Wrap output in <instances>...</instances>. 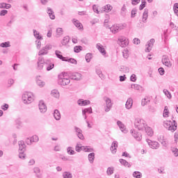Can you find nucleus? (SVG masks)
<instances>
[{"instance_id": "a19ab883", "label": "nucleus", "mask_w": 178, "mask_h": 178, "mask_svg": "<svg viewBox=\"0 0 178 178\" xmlns=\"http://www.w3.org/2000/svg\"><path fill=\"white\" fill-rule=\"evenodd\" d=\"M91 59H92V54L88 53L86 55V62H88V63L91 62Z\"/></svg>"}, {"instance_id": "603ef678", "label": "nucleus", "mask_w": 178, "mask_h": 178, "mask_svg": "<svg viewBox=\"0 0 178 178\" xmlns=\"http://www.w3.org/2000/svg\"><path fill=\"white\" fill-rule=\"evenodd\" d=\"M171 151L175 156H178V149L176 147H171Z\"/></svg>"}, {"instance_id": "f8f14e48", "label": "nucleus", "mask_w": 178, "mask_h": 178, "mask_svg": "<svg viewBox=\"0 0 178 178\" xmlns=\"http://www.w3.org/2000/svg\"><path fill=\"white\" fill-rule=\"evenodd\" d=\"M74 130L79 140H84V135H83V131L81 130V129L77 127H74Z\"/></svg>"}, {"instance_id": "5701e85b", "label": "nucleus", "mask_w": 178, "mask_h": 178, "mask_svg": "<svg viewBox=\"0 0 178 178\" xmlns=\"http://www.w3.org/2000/svg\"><path fill=\"white\" fill-rule=\"evenodd\" d=\"M36 83L39 87H44L45 86V82L41 79V76L36 77Z\"/></svg>"}, {"instance_id": "37998d69", "label": "nucleus", "mask_w": 178, "mask_h": 178, "mask_svg": "<svg viewBox=\"0 0 178 178\" xmlns=\"http://www.w3.org/2000/svg\"><path fill=\"white\" fill-rule=\"evenodd\" d=\"M87 113H92V108L90 107L82 110V115H86Z\"/></svg>"}, {"instance_id": "2f4dec72", "label": "nucleus", "mask_w": 178, "mask_h": 178, "mask_svg": "<svg viewBox=\"0 0 178 178\" xmlns=\"http://www.w3.org/2000/svg\"><path fill=\"white\" fill-rule=\"evenodd\" d=\"M143 23H146L147 19H148V9L147 8L144 10V13L143 14Z\"/></svg>"}, {"instance_id": "3c124183", "label": "nucleus", "mask_w": 178, "mask_h": 178, "mask_svg": "<svg viewBox=\"0 0 178 178\" xmlns=\"http://www.w3.org/2000/svg\"><path fill=\"white\" fill-rule=\"evenodd\" d=\"M0 47H1V48H8V47H10V42H2L0 44Z\"/></svg>"}, {"instance_id": "dca6fc26", "label": "nucleus", "mask_w": 178, "mask_h": 178, "mask_svg": "<svg viewBox=\"0 0 178 178\" xmlns=\"http://www.w3.org/2000/svg\"><path fill=\"white\" fill-rule=\"evenodd\" d=\"M117 124L122 133L124 134L127 133V129H126V126H124V124H122L121 121L118 120L117 122Z\"/></svg>"}, {"instance_id": "c756f323", "label": "nucleus", "mask_w": 178, "mask_h": 178, "mask_svg": "<svg viewBox=\"0 0 178 178\" xmlns=\"http://www.w3.org/2000/svg\"><path fill=\"white\" fill-rule=\"evenodd\" d=\"M33 172L35 173L36 177L41 178V170L38 167H35L33 168Z\"/></svg>"}, {"instance_id": "6e6d98bb", "label": "nucleus", "mask_w": 178, "mask_h": 178, "mask_svg": "<svg viewBox=\"0 0 178 178\" xmlns=\"http://www.w3.org/2000/svg\"><path fill=\"white\" fill-rule=\"evenodd\" d=\"M108 176H111V175H113V168L108 167L106 171Z\"/></svg>"}, {"instance_id": "6ab92c4d", "label": "nucleus", "mask_w": 178, "mask_h": 178, "mask_svg": "<svg viewBox=\"0 0 178 178\" xmlns=\"http://www.w3.org/2000/svg\"><path fill=\"white\" fill-rule=\"evenodd\" d=\"M96 48L99 51L100 53L102 54V55H106V51L105 50V48H104V46L101 44L100 43H97L96 44Z\"/></svg>"}, {"instance_id": "b1692460", "label": "nucleus", "mask_w": 178, "mask_h": 178, "mask_svg": "<svg viewBox=\"0 0 178 178\" xmlns=\"http://www.w3.org/2000/svg\"><path fill=\"white\" fill-rule=\"evenodd\" d=\"M44 67H46V70H47V72H49L50 70H52L54 67H55V64L52 63L46 62V63H44Z\"/></svg>"}, {"instance_id": "bb28decb", "label": "nucleus", "mask_w": 178, "mask_h": 178, "mask_svg": "<svg viewBox=\"0 0 178 178\" xmlns=\"http://www.w3.org/2000/svg\"><path fill=\"white\" fill-rule=\"evenodd\" d=\"M55 54H56V56H57V58H58V59H60L61 60H63V62H65L66 57H63V56H62V54H62V52H60L58 50H56Z\"/></svg>"}, {"instance_id": "cd10ccee", "label": "nucleus", "mask_w": 178, "mask_h": 178, "mask_svg": "<svg viewBox=\"0 0 178 178\" xmlns=\"http://www.w3.org/2000/svg\"><path fill=\"white\" fill-rule=\"evenodd\" d=\"M121 73H129L130 68L126 65H122L120 68Z\"/></svg>"}, {"instance_id": "864d4df0", "label": "nucleus", "mask_w": 178, "mask_h": 178, "mask_svg": "<svg viewBox=\"0 0 178 178\" xmlns=\"http://www.w3.org/2000/svg\"><path fill=\"white\" fill-rule=\"evenodd\" d=\"M96 73L97 75H99V77H100V79H104V74H102V71H101V70L96 69Z\"/></svg>"}, {"instance_id": "49530a36", "label": "nucleus", "mask_w": 178, "mask_h": 178, "mask_svg": "<svg viewBox=\"0 0 178 178\" xmlns=\"http://www.w3.org/2000/svg\"><path fill=\"white\" fill-rule=\"evenodd\" d=\"M148 102H149V99L147 97H145L141 102L142 106H145Z\"/></svg>"}, {"instance_id": "423d86ee", "label": "nucleus", "mask_w": 178, "mask_h": 178, "mask_svg": "<svg viewBox=\"0 0 178 178\" xmlns=\"http://www.w3.org/2000/svg\"><path fill=\"white\" fill-rule=\"evenodd\" d=\"M118 42L122 48H125L127 45H129V39L126 38L124 36H120L118 38Z\"/></svg>"}, {"instance_id": "f03ea898", "label": "nucleus", "mask_w": 178, "mask_h": 178, "mask_svg": "<svg viewBox=\"0 0 178 178\" xmlns=\"http://www.w3.org/2000/svg\"><path fill=\"white\" fill-rule=\"evenodd\" d=\"M134 126L138 130H144L147 126L145 121L143 119L137 118L135 120Z\"/></svg>"}, {"instance_id": "4468645a", "label": "nucleus", "mask_w": 178, "mask_h": 178, "mask_svg": "<svg viewBox=\"0 0 178 178\" xmlns=\"http://www.w3.org/2000/svg\"><path fill=\"white\" fill-rule=\"evenodd\" d=\"M39 110L41 113H45L47 112V106L42 101L39 102Z\"/></svg>"}, {"instance_id": "338daca9", "label": "nucleus", "mask_w": 178, "mask_h": 178, "mask_svg": "<svg viewBox=\"0 0 178 178\" xmlns=\"http://www.w3.org/2000/svg\"><path fill=\"white\" fill-rule=\"evenodd\" d=\"M36 48L37 49H40V48H41V41L40 40H36Z\"/></svg>"}, {"instance_id": "72a5a7b5", "label": "nucleus", "mask_w": 178, "mask_h": 178, "mask_svg": "<svg viewBox=\"0 0 178 178\" xmlns=\"http://www.w3.org/2000/svg\"><path fill=\"white\" fill-rule=\"evenodd\" d=\"M74 22V26H76V27H77V29H79V30H81V28L83 27V24H81V23H80V22L77 19H73Z\"/></svg>"}, {"instance_id": "473e14b6", "label": "nucleus", "mask_w": 178, "mask_h": 178, "mask_svg": "<svg viewBox=\"0 0 178 178\" xmlns=\"http://www.w3.org/2000/svg\"><path fill=\"white\" fill-rule=\"evenodd\" d=\"M54 116L56 120H60V113L59 112V110H54Z\"/></svg>"}, {"instance_id": "680f3d73", "label": "nucleus", "mask_w": 178, "mask_h": 178, "mask_svg": "<svg viewBox=\"0 0 178 178\" xmlns=\"http://www.w3.org/2000/svg\"><path fill=\"white\" fill-rule=\"evenodd\" d=\"M39 56L42 55H48V51H44L42 49L38 52Z\"/></svg>"}, {"instance_id": "ddd939ff", "label": "nucleus", "mask_w": 178, "mask_h": 178, "mask_svg": "<svg viewBox=\"0 0 178 178\" xmlns=\"http://www.w3.org/2000/svg\"><path fill=\"white\" fill-rule=\"evenodd\" d=\"M162 63L167 66V67H172V63H170V60L166 56H163L162 58Z\"/></svg>"}, {"instance_id": "c9c22d12", "label": "nucleus", "mask_w": 178, "mask_h": 178, "mask_svg": "<svg viewBox=\"0 0 178 178\" xmlns=\"http://www.w3.org/2000/svg\"><path fill=\"white\" fill-rule=\"evenodd\" d=\"M61 35H63V29L62 28H58L56 29V38H59Z\"/></svg>"}, {"instance_id": "6e6552de", "label": "nucleus", "mask_w": 178, "mask_h": 178, "mask_svg": "<svg viewBox=\"0 0 178 178\" xmlns=\"http://www.w3.org/2000/svg\"><path fill=\"white\" fill-rule=\"evenodd\" d=\"M123 25H113L110 28L111 33L113 34H116V33H119L120 30H122Z\"/></svg>"}, {"instance_id": "20e7f679", "label": "nucleus", "mask_w": 178, "mask_h": 178, "mask_svg": "<svg viewBox=\"0 0 178 178\" xmlns=\"http://www.w3.org/2000/svg\"><path fill=\"white\" fill-rule=\"evenodd\" d=\"M69 77L71 79V80L80 81L83 77V75L79 72H70Z\"/></svg>"}, {"instance_id": "393cba45", "label": "nucleus", "mask_w": 178, "mask_h": 178, "mask_svg": "<svg viewBox=\"0 0 178 178\" xmlns=\"http://www.w3.org/2000/svg\"><path fill=\"white\" fill-rule=\"evenodd\" d=\"M131 106H133V99H131V97H129L125 104V107L127 109H131Z\"/></svg>"}, {"instance_id": "7c9ffc66", "label": "nucleus", "mask_w": 178, "mask_h": 178, "mask_svg": "<svg viewBox=\"0 0 178 178\" xmlns=\"http://www.w3.org/2000/svg\"><path fill=\"white\" fill-rule=\"evenodd\" d=\"M120 163H121V165H123V166H125L127 168H130L131 166V165H130V163H129V162H127V161L120 159L119 160Z\"/></svg>"}, {"instance_id": "774afa93", "label": "nucleus", "mask_w": 178, "mask_h": 178, "mask_svg": "<svg viewBox=\"0 0 178 178\" xmlns=\"http://www.w3.org/2000/svg\"><path fill=\"white\" fill-rule=\"evenodd\" d=\"M8 14V10H2L0 12V16H5V15Z\"/></svg>"}, {"instance_id": "ea45409f", "label": "nucleus", "mask_w": 178, "mask_h": 178, "mask_svg": "<svg viewBox=\"0 0 178 178\" xmlns=\"http://www.w3.org/2000/svg\"><path fill=\"white\" fill-rule=\"evenodd\" d=\"M133 177L136 178H141L143 177V174H141L140 172L138 171H134L133 172Z\"/></svg>"}, {"instance_id": "4be33fe9", "label": "nucleus", "mask_w": 178, "mask_h": 178, "mask_svg": "<svg viewBox=\"0 0 178 178\" xmlns=\"http://www.w3.org/2000/svg\"><path fill=\"white\" fill-rule=\"evenodd\" d=\"M47 12L50 19H51V20H55V13L54 12V10H52L51 8L48 7Z\"/></svg>"}, {"instance_id": "f257e3e1", "label": "nucleus", "mask_w": 178, "mask_h": 178, "mask_svg": "<svg viewBox=\"0 0 178 178\" xmlns=\"http://www.w3.org/2000/svg\"><path fill=\"white\" fill-rule=\"evenodd\" d=\"M164 127L173 133L177 130V122H176V120H172V122L171 121H166L164 122Z\"/></svg>"}, {"instance_id": "0eeeda50", "label": "nucleus", "mask_w": 178, "mask_h": 178, "mask_svg": "<svg viewBox=\"0 0 178 178\" xmlns=\"http://www.w3.org/2000/svg\"><path fill=\"white\" fill-rule=\"evenodd\" d=\"M146 141L152 149H157V148H159V143L158 142L152 141L149 139H146Z\"/></svg>"}, {"instance_id": "bf43d9fd", "label": "nucleus", "mask_w": 178, "mask_h": 178, "mask_svg": "<svg viewBox=\"0 0 178 178\" xmlns=\"http://www.w3.org/2000/svg\"><path fill=\"white\" fill-rule=\"evenodd\" d=\"M19 158L20 159H24V158H26V154H24V152H19Z\"/></svg>"}, {"instance_id": "4c0bfd02", "label": "nucleus", "mask_w": 178, "mask_h": 178, "mask_svg": "<svg viewBox=\"0 0 178 178\" xmlns=\"http://www.w3.org/2000/svg\"><path fill=\"white\" fill-rule=\"evenodd\" d=\"M163 116V118H169V108L166 106L164 108Z\"/></svg>"}, {"instance_id": "f3484780", "label": "nucleus", "mask_w": 178, "mask_h": 178, "mask_svg": "<svg viewBox=\"0 0 178 178\" xmlns=\"http://www.w3.org/2000/svg\"><path fill=\"white\" fill-rule=\"evenodd\" d=\"M91 104V102L90 100H84V99H79L78 100V105L80 106H86V105H90Z\"/></svg>"}, {"instance_id": "de8ad7c7", "label": "nucleus", "mask_w": 178, "mask_h": 178, "mask_svg": "<svg viewBox=\"0 0 178 178\" xmlns=\"http://www.w3.org/2000/svg\"><path fill=\"white\" fill-rule=\"evenodd\" d=\"M67 152L68 155H74L76 154V152L72 149V147H67Z\"/></svg>"}, {"instance_id": "39448f33", "label": "nucleus", "mask_w": 178, "mask_h": 178, "mask_svg": "<svg viewBox=\"0 0 178 178\" xmlns=\"http://www.w3.org/2000/svg\"><path fill=\"white\" fill-rule=\"evenodd\" d=\"M104 101L106 102V108L104 111L105 112H109V111L112 109V106L113 105L112 100L109 97H104Z\"/></svg>"}, {"instance_id": "a878e982", "label": "nucleus", "mask_w": 178, "mask_h": 178, "mask_svg": "<svg viewBox=\"0 0 178 178\" xmlns=\"http://www.w3.org/2000/svg\"><path fill=\"white\" fill-rule=\"evenodd\" d=\"M144 130H145V132L149 136V137H152V136H154V131H152L151 127L146 126Z\"/></svg>"}, {"instance_id": "4d7b16f0", "label": "nucleus", "mask_w": 178, "mask_h": 178, "mask_svg": "<svg viewBox=\"0 0 178 178\" xmlns=\"http://www.w3.org/2000/svg\"><path fill=\"white\" fill-rule=\"evenodd\" d=\"M136 15H137V10H136V8H134L131 13V19L136 17Z\"/></svg>"}, {"instance_id": "1a4fd4ad", "label": "nucleus", "mask_w": 178, "mask_h": 178, "mask_svg": "<svg viewBox=\"0 0 178 178\" xmlns=\"http://www.w3.org/2000/svg\"><path fill=\"white\" fill-rule=\"evenodd\" d=\"M45 60H44V57H39L38 59V70H42L44 69V66H45Z\"/></svg>"}, {"instance_id": "e2e57ef3", "label": "nucleus", "mask_w": 178, "mask_h": 178, "mask_svg": "<svg viewBox=\"0 0 178 178\" xmlns=\"http://www.w3.org/2000/svg\"><path fill=\"white\" fill-rule=\"evenodd\" d=\"M92 9H93V11L95 13H101V11L98 10V8L97 7L96 5H93L92 6Z\"/></svg>"}, {"instance_id": "5fc2aeb1", "label": "nucleus", "mask_w": 178, "mask_h": 178, "mask_svg": "<svg viewBox=\"0 0 178 178\" xmlns=\"http://www.w3.org/2000/svg\"><path fill=\"white\" fill-rule=\"evenodd\" d=\"M174 12H175V14L176 15V16H178V3H175L174 4Z\"/></svg>"}, {"instance_id": "052dcab7", "label": "nucleus", "mask_w": 178, "mask_h": 178, "mask_svg": "<svg viewBox=\"0 0 178 178\" xmlns=\"http://www.w3.org/2000/svg\"><path fill=\"white\" fill-rule=\"evenodd\" d=\"M1 109L3 111H8V109H9V104H4L1 106Z\"/></svg>"}, {"instance_id": "c03bdc74", "label": "nucleus", "mask_w": 178, "mask_h": 178, "mask_svg": "<svg viewBox=\"0 0 178 178\" xmlns=\"http://www.w3.org/2000/svg\"><path fill=\"white\" fill-rule=\"evenodd\" d=\"M163 92L165 94V95L168 98V99H172V94H170V92H169V90L164 89Z\"/></svg>"}, {"instance_id": "a211bd4d", "label": "nucleus", "mask_w": 178, "mask_h": 178, "mask_svg": "<svg viewBox=\"0 0 178 178\" xmlns=\"http://www.w3.org/2000/svg\"><path fill=\"white\" fill-rule=\"evenodd\" d=\"M59 83L60 86H67V84H70V79L67 78H62L60 79Z\"/></svg>"}, {"instance_id": "58836bf2", "label": "nucleus", "mask_w": 178, "mask_h": 178, "mask_svg": "<svg viewBox=\"0 0 178 178\" xmlns=\"http://www.w3.org/2000/svg\"><path fill=\"white\" fill-rule=\"evenodd\" d=\"M33 35L37 38V40H42V36H40V33H38L35 29L33 30Z\"/></svg>"}, {"instance_id": "0e129e2a", "label": "nucleus", "mask_w": 178, "mask_h": 178, "mask_svg": "<svg viewBox=\"0 0 178 178\" xmlns=\"http://www.w3.org/2000/svg\"><path fill=\"white\" fill-rule=\"evenodd\" d=\"M159 73L161 74V76H163L165 74V70L163 67L159 68Z\"/></svg>"}, {"instance_id": "13d9d810", "label": "nucleus", "mask_w": 178, "mask_h": 178, "mask_svg": "<svg viewBox=\"0 0 178 178\" xmlns=\"http://www.w3.org/2000/svg\"><path fill=\"white\" fill-rule=\"evenodd\" d=\"M81 149L82 146H81L80 144L77 143L75 147V151H76V152H80L81 151Z\"/></svg>"}, {"instance_id": "8fccbe9b", "label": "nucleus", "mask_w": 178, "mask_h": 178, "mask_svg": "<svg viewBox=\"0 0 178 178\" xmlns=\"http://www.w3.org/2000/svg\"><path fill=\"white\" fill-rule=\"evenodd\" d=\"M80 51H83V47L81 46H76L74 47V51L76 52V54H79Z\"/></svg>"}, {"instance_id": "412c9836", "label": "nucleus", "mask_w": 178, "mask_h": 178, "mask_svg": "<svg viewBox=\"0 0 178 178\" xmlns=\"http://www.w3.org/2000/svg\"><path fill=\"white\" fill-rule=\"evenodd\" d=\"M111 10H112V6H111L110 4H107L102 8L101 13H102V12H106V13H108V12H111Z\"/></svg>"}, {"instance_id": "e433bc0d", "label": "nucleus", "mask_w": 178, "mask_h": 178, "mask_svg": "<svg viewBox=\"0 0 178 178\" xmlns=\"http://www.w3.org/2000/svg\"><path fill=\"white\" fill-rule=\"evenodd\" d=\"M40 138L37 135H33L32 137L30 138V143H38Z\"/></svg>"}, {"instance_id": "7ed1b4c3", "label": "nucleus", "mask_w": 178, "mask_h": 178, "mask_svg": "<svg viewBox=\"0 0 178 178\" xmlns=\"http://www.w3.org/2000/svg\"><path fill=\"white\" fill-rule=\"evenodd\" d=\"M22 101L24 104H31L33 101V93L25 92L22 95Z\"/></svg>"}, {"instance_id": "aec40b11", "label": "nucleus", "mask_w": 178, "mask_h": 178, "mask_svg": "<svg viewBox=\"0 0 178 178\" xmlns=\"http://www.w3.org/2000/svg\"><path fill=\"white\" fill-rule=\"evenodd\" d=\"M117 148H118V141H113L110 148L112 154H116Z\"/></svg>"}, {"instance_id": "2eb2a0df", "label": "nucleus", "mask_w": 178, "mask_h": 178, "mask_svg": "<svg viewBox=\"0 0 178 178\" xmlns=\"http://www.w3.org/2000/svg\"><path fill=\"white\" fill-rule=\"evenodd\" d=\"M19 145V152H25L26 151V144L24 141L20 140L18 142Z\"/></svg>"}, {"instance_id": "c85d7f7f", "label": "nucleus", "mask_w": 178, "mask_h": 178, "mask_svg": "<svg viewBox=\"0 0 178 178\" xmlns=\"http://www.w3.org/2000/svg\"><path fill=\"white\" fill-rule=\"evenodd\" d=\"M88 158L90 163H94V160L95 159V153H90L88 156Z\"/></svg>"}, {"instance_id": "09e8293b", "label": "nucleus", "mask_w": 178, "mask_h": 178, "mask_svg": "<svg viewBox=\"0 0 178 178\" xmlns=\"http://www.w3.org/2000/svg\"><path fill=\"white\" fill-rule=\"evenodd\" d=\"M65 62H70V63H72V65H77V60L74 58H66Z\"/></svg>"}, {"instance_id": "79ce46f5", "label": "nucleus", "mask_w": 178, "mask_h": 178, "mask_svg": "<svg viewBox=\"0 0 178 178\" xmlns=\"http://www.w3.org/2000/svg\"><path fill=\"white\" fill-rule=\"evenodd\" d=\"M51 94L54 98H59V92L57 90H51Z\"/></svg>"}, {"instance_id": "a18cd8bd", "label": "nucleus", "mask_w": 178, "mask_h": 178, "mask_svg": "<svg viewBox=\"0 0 178 178\" xmlns=\"http://www.w3.org/2000/svg\"><path fill=\"white\" fill-rule=\"evenodd\" d=\"M63 177H64V178H72L73 175H72V173H70V172H67L66 171L63 174Z\"/></svg>"}, {"instance_id": "69168bd1", "label": "nucleus", "mask_w": 178, "mask_h": 178, "mask_svg": "<svg viewBox=\"0 0 178 178\" xmlns=\"http://www.w3.org/2000/svg\"><path fill=\"white\" fill-rule=\"evenodd\" d=\"M131 88H134L135 90H140V88H141V86L138 84H134L131 85Z\"/></svg>"}, {"instance_id": "9d476101", "label": "nucleus", "mask_w": 178, "mask_h": 178, "mask_svg": "<svg viewBox=\"0 0 178 178\" xmlns=\"http://www.w3.org/2000/svg\"><path fill=\"white\" fill-rule=\"evenodd\" d=\"M154 44H155V39H151L149 42H147V44H146L147 47L145 49V52H151V49H152Z\"/></svg>"}, {"instance_id": "9b49d317", "label": "nucleus", "mask_w": 178, "mask_h": 178, "mask_svg": "<svg viewBox=\"0 0 178 178\" xmlns=\"http://www.w3.org/2000/svg\"><path fill=\"white\" fill-rule=\"evenodd\" d=\"M131 133L132 134L133 137H134L137 141H141V139L143 138L141 134L134 129L131 130Z\"/></svg>"}, {"instance_id": "f704fd0d", "label": "nucleus", "mask_w": 178, "mask_h": 178, "mask_svg": "<svg viewBox=\"0 0 178 178\" xmlns=\"http://www.w3.org/2000/svg\"><path fill=\"white\" fill-rule=\"evenodd\" d=\"M70 41V38L69 36H65L61 42L62 45H67Z\"/></svg>"}]
</instances>
